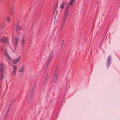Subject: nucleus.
<instances>
[{"label": "nucleus", "instance_id": "obj_21", "mask_svg": "<svg viewBox=\"0 0 120 120\" xmlns=\"http://www.w3.org/2000/svg\"><path fill=\"white\" fill-rule=\"evenodd\" d=\"M46 81H45L44 82L43 84H44L45 83H46Z\"/></svg>", "mask_w": 120, "mask_h": 120}, {"label": "nucleus", "instance_id": "obj_18", "mask_svg": "<svg viewBox=\"0 0 120 120\" xmlns=\"http://www.w3.org/2000/svg\"><path fill=\"white\" fill-rule=\"evenodd\" d=\"M6 55L8 59H9L10 60H11L10 57V56H9L8 54H6Z\"/></svg>", "mask_w": 120, "mask_h": 120}, {"label": "nucleus", "instance_id": "obj_10", "mask_svg": "<svg viewBox=\"0 0 120 120\" xmlns=\"http://www.w3.org/2000/svg\"><path fill=\"white\" fill-rule=\"evenodd\" d=\"M18 41V39L17 37H15V46H16L17 44Z\"/></svg>", "mask_w": 120, "mask_h": 120}, {"label": "nucleus", "instance_id": "obj_15", "mask_svg": "<svg viewBox=\"0 0 120 120\" xmlns=\"http://www.w3.org/2000/svg\"><path fill=\"white\" fill-rule=\"evenodd\" d=\"M63 22L62 24H61V28H62V27H63V25H64V23H65V21H64V19H63Z\"/></svg>", "mask_w": 120, "mask_h": 120}, {"label": "nucleus", "instance_id": "obj_1", "mask_svg": "<svg viewBox=\"0 0 120 120\" xmlns=\"http://www.w3.org/2000/svg\"><path fill=\"white\" fill-rule=\"evenodd\" d=\"M69 8V6L67 5L65 8L64 11L65 15L64 16V22L66 21L67 18L69 15V13H68Z\"/></svg>", "mask_w": 120, "mask_h": 120}, {"label": "nucleus", "instance_id": "obj_23", "mask_svg": "<svg viewBox=\"0 0 120 120\" xmlns=\"http://www.w3.org/2000/svg\"><path fill=\"white\" fill-rule=\"evenodd\" d=\"M56 12H57L58 11H56Z\"/></svg>", "mask_w": 120, "mask_h": 120}, {"label": "nucleus", "instance_id": "obj_7", "mask_svg": "<svg viewBox=\"0 0 120 120\" xmlns=\"http://www.w3.org/2000/svg\"><path fill=\"white\" fill-rule=\"evenodd\" d=\"M7 41V38L5 37H4L0 38V42H3L4 43L6 42Z\"/></svg>", "mask_w": 120, "mask_h": 120}, {"label": "nucleus", "instance_id": "obj_2", "mask_svg": "<svg viewBox=\"0 0 120 120\" xmlns=\"http://www.w3.org/2000/svg\"><path fill=\"white\" fill-rule=\"evenodd\" d=\"M4 65L3 64H0V71L1 74L0 75V80H2L3 79L2 78L4 72Z\"/></svg>", "mask_w": 120, "mask_h": 120}, {"label": "nucleus", "instance_id": "obj_14", "mask_svg": "<svg viewBox=\"0 0 120 120\" xmlns=\"http://www.w3.org/2000/svg\"><path fill=\"white\" fill-rule=\"evenodd\" d=\"M12 67L13 68V70H16L17 67L15 65H12Z\"/></svg>", "mask_w": 120, "mask_h": 120}, {"label": "nucleus", "instance_id": "obj_22", "mask_svg": "<svg viewBox=\"0 0 120 120\" xmlns=\"http://www.w3.org/2000/svg\"><path fill=\"white\" fill-rule=\"evenodd\" d=\"M56 12H57L58 11H56Z\"/></svg>", "mask_w": 120, "mask_h": 120}, {"label": "nucleus", "instance_id": "obj_19", "mask_svg": "<svg viewBox=\"0 0 120 120\" xmlns=\"http://www.w3.org/2000/svg\"><path fill=\"white\" fill-rule=\"evenodd\" d=\"M9 109H8V111H7V112H6V116H7V115L8 114V111H9Z\"/></svg>", "mask_w": 120, "mask_h": 120}, {"label": "nucleus", "instance_id": "obj_16", "mask_svg": "<svg viewBox=\"0 0 120 120\" xmlns=\"http://www.w3.org/2000/svg\"><path fill=\"white\" fill-rule=\"evenodd\" d=\"M7 22H9L10 21V18L9 17H8L7 18Z\"/></svg>", "mask_w": 120, "mask_h": 120}, {"label": "nucleus", "instance_id": "obj_13", "mask_svg": "<svg viewBox=\"0 0 120 120\" xmlns=\"http://www.w3.org/2000/svg\"><path fill=\"white\" fill-rule=\"evenodd\" d=\"M24 71V70L23 69V67H21L19 69L18 71V72H23Z\"/></svg>", "mask_w": 120, "mask_h": 120}, {"label": "nucleus", "instance_id": "obj_6", "mask_svg": "<svg viewBox=\"0 0 120 120\" xmlns=\"http://www.w3.org/2000/svg\"><path fill=\"white\" fill-rule=\"evenodd\" d=\"M111 63V57L110 56H109L108 58V60L107 61V66L108 68L109 66L110 65Z\"/></svg>", "mask_w": 120, "mask_h": 120}, {"label": "nucleus", "instance_id": "obj_8", "mask_svg": "<svg viewBox=\"0 0 120 120\" xmlns=\"http://www.w3.org/2000/svg\"><path fill=\"white\" fill-rule=\"evenodd\" d=\"M25 36L24 35H23V37L21 39V42L22 44V46L23 47L24 46V44L25 43Z\"/></svg>", "mask_w": 120, "mask_h": 120}, {"label": "nucleus", "instance_id": "obj_3", "mask_svg": "<svg viewBox=\"0 0 120 120\" xmlns=\"http://www.w3.org/2000/svg\"><path fill=\"white\" fill-rule=\"evenodd\" d=\"M53 57V54L52 53H51L49 54V56L48 58L46 65L48 66L49 63L52 61Z\"/></svg>", "mask_w": 120, "mask_h": 120}, {"label": "nucleus", "instance_id": "obj_9", "mask_svg": "<svg viewBox=\"0 0 120 120\" xmlns=\"http://www.w3.org/2000/svg\"><path fill=\"white\" fill-rule=\"evenodd\" d=\"M74 1V0H70L68 3L67 4V5L69 6L70 5H73V3Z\"/></svg>", "mask_w": 120, "mask_h": 120}, {"label": "nucleus", "instance_id": "obj_5", "mask_svg": "<svg viewBox=\"0 0 120 120\" xmlns=\"http://www.w3.org/2000/svg\"><path fill=\"white\" fill-rule=\"evenodd\" d=\"M20 56H19L18 58L14 59L13 61V63L14 64H15L18 63L20 60Z\"/></svg>", "mask_w": 120, "mask_h": 120}, {"label": "nucleus", "instance_id": "obj_4", "mask_svg": "<svg viewBox=\"0 0 120 120\" xmlns=\"http://www.w3.org/2000/svg\"><path fill=\"white\" fill-rule=\"evenodd\" d=\"M58 70H56L54 75V77L53 78V80L54 82L55 83L57 79V76L58 75Z\"/></svg>", "mask_w": 120, "mask_h": 120}, {"label": "nucleus", "instance_id": "obj_17", "mask_svg": "<svg viewBox=\"0 0 120 120\" xmlns=\"http://www.w3.org/2000/svg\"><path fill=\"white\" fill-rule=\"evenodd\" d=\"M16 70H13V75H15Z\"/></svg>", "mask_w": 120, "mask_h": 120}, {"label": "nucleus", "instance_id": "obj_12", "mask_svg": "<svg viewBox=\"0 0 120 120\" xmlns=\"http://www.w3.org/2000/svg\"><path fill=\"white\" fill-rule=\"evenodd\" d=\"M65 4V2H64L61 4L60 7V8H61V9H64V7Z\"/></svg>", "mask_w": 120, "mask_h": 120}, {"label": "nucleus", "instance_id": "obj_11", "mask_svg": "<svg viewBox=\"0 0 120 120\" xmlns=\"http://www.w3.org/2000/svg\"><path fill=\"white\" fill-rule=\"evenodd\" d=\"M21 29L20 28V27L19 26L18 24H17L16 26V31H18L19 30H20Z\"/></svg>", "mask_w": 120, "mask_h": 120}, {"label": "nucleus", "instance_id": "obj_20", "mask_svg": "<svg viewBox=\"0 0 120 120\" xmlns=\"http://www.w3.org/2000/svg\"><path fill=\"white\" fill-rule=\"evenodd\" d=\"M48 76L47 75L45 78V80H47V79Z\"/></svg>", "mask_w": 120, "mask_h": 120}]
</instances>
